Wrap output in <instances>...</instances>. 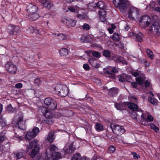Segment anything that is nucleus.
I'll use <instances>...</instances> for the list:
<instances>
[{
	"mask_svg": "<svg viewBox=\"0 0 160 160\" xmlns=\"http://www.w3.org/2000/svg\"><path fill=\"white\" fill-rule=\"evenodd\" d=\"M78 18L80 19H82L84 18V16L83 14H78L77 15Z\"/></svg>",
	"mask_w": 160,
	"mask_h": 160,
	"instance_id": "0e129e2a",
	"label": "nucleus"
},
{
	"mask_svg": "<svg viewBox=\"0 0 160 160\" xmlns=\"http://www.w3.org/2000/svg\"><path fill=\"white\" fill-rule=\"evenodd\" d=\"M150 84V82L148 81H147L145 83V87L146 88L148 87L149 86Z\"/></svg>",
	"mask_w": 160,
	"mask_h": 160,
	"instance_id": "338daca9",
	"label": "nucleus"
},
{
	"mask_svg": "<svg viewBox=\"0 0 160 160\" xmlns=\"http://www.w3.org/2000/svg\"><path fill=\"white\" fill-rule=\"evenodd\" d=\"M150 94L152 95V98L151 97L149 96L148 98V101L149 102L151 103L152 104L157 106L158 104V101L153 97L154 94L151 91L149 92Z\"/></svg>",
	"mask_w": 160,
	"mask_h": 160,
	"instance_id": "4be33fe9",
	"label": "nucleus"
},
{
	"mask_svg": "<svg viewBox=\"0 0 160 160\" xmlns=\"http://www.w3.org/2000/svg\"><path fill=\"white\" fill-rule=\"evenodd\" d=\"M128 98L130 100L133 102H135L138 100L137 98L134 96H129Z\"/></svg>",
	"mask_w": 160,
	"mask_h": 160,
	"instance_id": "6e6d98bb",
	"label": "nucleus"
},
{
	"mask_svg": "<svg viewBox=\"0 0 160 160\" xmlns=\"http://www.w3.org/2000/svg\"><path fill=\"white\" fill-rule=\"evenodd\" d=\"M158 18L157 16H152V18H151V22L152 21V22H156V21L158 20Z\"/></svg>",
	"mask_w": 160,
	"mask_h": 160,
	"instance_id": "4d7b16f0",
	"label": "nucleus"
},
{
	"mask_svg": "<svg viewBox=\"0 0 160 160\" xmlns=\"http://www.w3.org/2000/svg\"><path fill=\"white\" fill-rule=\"evenodd\" d=\"M90 64L95 68H98L100 67V65L97 63L96 60L94 58H90L89 60Z\"/></svg>",
	"mask_w": 160,
	"mask_h": 160,
	"instance_id": "a878e982",
	"label": "nucleus"
},
{
	"mask_svg": "<svg viewBox=\"0 0 160 160\" xmlns=\"http://www.w3.org/2000/svg\"><path fill=\"white\" fill-rule=\"evenodd\" d=\"M154 10L160 13V7H155L154 8Z\"/></svg>",
	"mask_w": 160,
	"mask_h": 160,
	"instance_id": "774afa93",
	"label": "nucleus"
},
{
	"mask_svg": "<svg viewBox=\"0 0 160 160\" xmlns=\"http://www.w3.org/2000/svg\"><path fill=\"white\" fill-rule=\"evenodd\" d=\"M146 52L148 56L150 58L152 59L153 55L152 52L149 49H147Z\"/></svg>",
	"mask_w": 160,
	"mask_h": 160,
	"instance_id": "e433bc0d",
	"label": "nucleus"
},
{
	"mask_svg": "<svg viewBox=\"0 0 160 160\" xmlns=\"http://www.w3.org/2000/svg\"><path fill=\"white\" fill-rule=\"evenodd\" d=\"M0 124L2 127L6 125V120L2 118H0Z\"/></svg>",
	"mask_w": 160,
	"mask_h": 160,
	"instance_id": "79ce46f5",
	"label": "nucleus"
},
{
	"mask_svg": "<svg viewBox=\"0 0 160 160\" xmlns=\"http://www.w3.org/2000/svg\"><path fill=\"white\" fill-rule=\"evenodd\" d=\"M75 150V148L73 147L72 145H71L68 147V148L65 150V152L66 153H71L73 152Z\"/></svg>",
	"mask_w": 160,
	"mask_h": 160,
	"instance_id": "473e14b6",
	"label": "nucleus"
},
{
	"mask_svg": "<svg viewBox=\"0 0 160 160\" xmlns=\"http://www.w3.org/2000/svg\"><path fill=\"white\" fill-rule=\"evenodd\" d=\"M26 120H23V115L21 114L16 115L13 119V122L15 126L22 130H24L26 128Z\"/></svg>",
	"mask_w": 160,
	"mask_h": 160,
	"instance_id": "7ed1b4c3",
	"label": "nucleus"
},
{
	"mask_svg": "<svg viewBox=\"0 0 160 160\" xmlns=\"http://www.w3.org/2000/svg\"><path fill=\"white\" fill-rule=\"evenodd\" d=\"M20 28L18 26L10 24L7 28V32L10 35H16L19 32Z\"/></svg>",
	"mask_w": 160,
	"mask_h": 160,
	"instance_id": "0eeeda50",
	"label": "nucleus"
},
{
	"mask_svg": "<svg viewBox=\"0 0 160 160\" xmlns=\"http://www.w3.org/2000/svg\"><path fill=\"white\" fill-rule=\"evenodd\" d=\"M83 68L86 70H88L89 69V66L87 64H84L83 65Z\"/></svg>",
	"mask_w": 160,
	"mask_h": 160,
	"instance_id": "e2e57ef3",
	"label": "nucleus"
},
{
	"mask_svg": "<svg viewBox=\"0 0 160 160\" xmlns=\"http://www.w3.org/2000/svg\"><path fill=\"white\" fill-rule=\"evenodd\" d=\"M55 91L57 94L62 97L66 96L68 93V88L65 85H57L55 88Z\"/></svg>",
	"mask_w": 160,
	"mask_h": 160,
	"instance_id": "423d86ee",
	"label": "nucleus"
},
{
	"mask_svg": "<svg viewBox=\"0 0 160 160\" xmlns=\"http://www.w3.org/2000/svg\"><path fill=\"white\" fill-rule=\"evenodd\" d=\"M114 106L117 110L120 111L125 109L127 107L126 103L123 102L120 103L116 102L115 103Z\"/></svg>",
	"mask_w": 160,
	"mask_h": 160,
	"instance_id": "6ab92c4d",
	"label": "nucleus"
},
{
	"mask_svg": "<svg viewBox=\"0 0 160 160\" xmlns=\"http://www.w3.org/2000/svg\"><path fill=\"white\" fill-rule=\"evenodd\" d=\"M55 137L53 132H50L47 137V140L50 143L54 141Z\"/></svg>",
	"mask_w": 160,
	"mask_h": 160,
	"instance_id": "cd10ccee",
	"label": "nucleus"
},
{
	"mask_svg": "<svg viewBox=\"0 0 160 160\" xmlns=\"http://www.w3.org/2000/svg\"><path fill=\"white\" fill-rule=\"evenodd\" d=\"M113 59L117 63H121L123 64L127 65V62L124 60L122 57L120 56H116L114 57Z\"/></svg>",
	"mask_w": 160,
	"mask_h": 160,
	"instance_id": "412c9836",
	"label": "nucleus"
},
{
	"mask_svg": "<svg viewBox=\"0 0 160 160\" xmlns=\"http://www.w3.org/2000/svg\"><path fill=\"white\" fill-rule=\"evenodd\" d=\"M103 55L106 57L109 58L110 56V51L108 50H105L104 51Z\"/></svg>",
	"mask_w": 160,
	"mask_h": 160,
	"instance_id": "37998d69",
	"label": "nucleus"
},
{
	"mask_svg": "<svg viewBox=\"0 0 160 160\" xmlns=\"http://www.w3.org/2000/svg\"><path fill=\"white\" fill-rule=\"evenodd\" d=\"M151 128L155 132H158L159 131L158 128L154 124L151 123L150 125Z\"/></svg>",
	"mask_w": 160,
	"mask_h": 160,
	"instance_id": "58836bf2",
	"label": "nucleus"
},
{
	"mask_svg": "<svg viewBox=\"0 0 160 160\" xmlns=\"http://www.w3.org/2000/svg\"><path fill=\"white\" fill-rule=\"evenodd\" d=\"M69 18L68 17L62 18V22L67 25L69 21L68 20Z\"/></svg>",
	"mask_w": 160,
	"mask_h": 160,
	"instance_id": "3c124183",
	"label": "nucleus"
},
{
	"mask_svg": "<svg viewBox=\"0 0 160 160\" xmlns=\"http://www.w3.org/2000/svg\"><path fill=\"white\" fill-rule=\"evenodd\" d=\"M132 154L133 156V158L135 159H138L140 158V155L135 152H132Z\"/></svg>",
	"mask_w": 160,
	"mask_h": 160,
	"instance_id": "09e8293b",
	"label": "nucleus"
},
{
	"mask_svg": "<svg viewBox=\"0 0 160 160\" xmlns=\"http://www.w3.org/2000/svg\"><path fill=\"white\" fill-rule=\"evenodd\" d=\"M22 84L21 83H19L15 85V87L17 88H21L22 87Z\"/></svg>",
	"mask_w": 160,
	"mask_h": 160,
	"instance_id": "052dcab7",
	"label": "nucleus"
},
{
	"mask_svg": "<svg viewBox=\"0 0 160 160\" xmlns=\"http://www.w3.org/2000/svg\"><path fill=\"white\" fill-rule=\"evenodd\" d=\"M41 2L43 6L48 8H50L53 6V4L50 1L47 0H41Z\"/></svg>",
	"mask_w": 160,
	"mask_h": 160,
	"instance_id": "b1692460",
	"label": "nucleus"
},
{
	"mask_svg": "<svg viewBox=\"0 0 160 160\" xmlns=\"http://www.w3.org/2000/svg\"><path fill=\"white\" fill-rule=\"evenodd\" d=\"M128 106L130 109L132 110L133 111L131 114V117L132 114L133 112H136L138 111H143L142 110L139 109L137 105L133 103L129 102L128 103Z\"/></svg>",
	"mask_w": 160,
	"mask_h": 160,
	"instance_id": "f3484780",
	"label": "nucleus"
},
{
	"mask_svg": "<svg viewBox=\"0 0 160 160\" xmlns=\"http://www.w3.org/2000/svg\"><path fill=\"white\" fill-rule=\"evenodd\" d=\"M38 15L36 12H33L31 13H30L28 15V18L31 20H35L39 17Z\"/></svg>",
	"mask_w": 160,
	"mask_h": 160,
	"instance_id": "bb28decb",
	"label": "nucleus"
},
{
	"mask_svg": "<svg viewBox=\"0 0 160 160\" xmlns=\"http://www.w3.org/2000/svg\"><path fill=\"white\" fill-rule=\"evenodd\" d=\"M131 73L133 76L135 77L138 76L142 74L141 72L140 71H138L137 72L132 71L131 72Z\"/></svg>",
	"mask_w": 160,
	"mask_h": 160,
	"instance_id": "ea45409f",
	"label": "nucleus"
},
{
	"mask_svg": "<svg viewBox=\"0 0 160 160\" xmlns=\"http://www.w3.org/2000/svg\"><path fill=\"white\" fill-rule=\"evenodd\" d=\"M82 28L85 30H87L90 29V27L89 24L87 23H84L82 26Z\"/></svg>",
	"mask_w": 160,
	"mask_h": 160,
	"instance_id": "de8ad7c7",
	"label": "nucleus"
},
{
	"mask_svg": "<svg viewBox=\"0 0 160 160\" xmlns=\"http://www.w3.org/2000/svg\"><path fill=\"white\" fill-rule=\"evenodd\" d=\"M112 39L116 41H118L119 39V36L118 33H115L113 34Z\"/></svg>",
	"mask_w": 160,
	"mask_h": 160,
	"instance_id": "c03bdc74",
	"label": "nucleus"
},
{
	"mask_svg": "<svg viewBox=\"0 0 160 160\" xmlns=\"http://www.w3.org/2000/svg\"><path fill=\"white\" fill-rule=\"evenodd\" d=\"M150 31L155 32L158 34H160V25L158 22H155L149 28Z\"/></svg>",
	"mask_w": 160,
	"mask_h": 160,
	"instance_id": "dca6fc26",
	"label": "nucleus"
},
{
	"mask_svg": "<svg viewBox=\"0 0 160 160\" xmlns=\"http://www.w3.org/2000/svg\"><path fill=\"white\" fill-rule=\"evenodd\" d=\"M56 35L57 36L58 39L59 40H64L66 39L67 38V35L62 33H61Z\"/></svg>",
	"mask_w": 160,
	"mask_h": 160,
	"instance_id": "72a5a7b5",
	"label": "nucleus"
},
{
	"mask_svg": "<svg viewBox=\"0 0 160 160\" xmlns=\"http://www.w3.org/2000/svg\"><path fill=\"white\" fill-rule=\"evenodd\" d=\"M37 143V141L34 140L30 143L28 148V152L32 158L34 157L39 151V148Z\"/></svg>",
	"mask_w": 160,
	"mask_h": 160,
	"instance_id": "20e7f679",
	"label": "nucleus"
},
{
	"mask_svg": "<svg viewBox=\"0 0 160 160\" xmlns=\"http://www.w3.org/2000/svg\"><path fill=\"white\" fill-rule=\"evenodd\" d=\"M145 79L144 74H142L138 77L136 78L135 80L139 84H142Z\"/></svg>",
	"mask_w": 160,
	"mask_h": 160,
	"instance_id": "393cba45",
	"label": "nucleus"
},
{
	"mask_svg": "<svg viewBox=\"0 0 160 160\" xmlns=\"http://www.w3.org/2000/svg\"><path fill=\"white\" fill-rule=\"evenodd\" d=\"M44 115L46 119L43 120V123L48 124H52L53 122V114L51 111L50 110L47 111Z\"/></svg>",
	"mask_w": 160,
	"mask_h": 160,
	"instance_id": "ddd939ff",
	"label": "nucleus"
},
{
	"mask_svg": "<svg viewBox=\"0 0 160 160\" xmlns=\"http://www.w3.org/2000/svg\"><path fill=\"white\" fill-rule=\"evenodd\" d=\"M96 5L100 9L98 11V15L101 21L102 22L105 21L106 12L105 10L106 6L104 3L102 1H100L96 3Z\"/></svg>",
	"mask_w": 160,
	"mask_h": 160,
	"instance_id": "39448f33",
	"label": "nucleus"
},
{
	"mask_svg": "<svg viewBox=\"0 0 160 160\" xmlns=\"http://www.w3.org/2000/svg\"><path fill=\"white\" fill-rule=\"evenodd\" d=\"M115 6L118 8L121 11L123 12L127 8L126 0H113Z\"/></svg>",
	"mask_w": 160,
	"mask_h": 160,
	"instance_id": "6e6552de",
	"label": "nucleus"
},
{
	"mask_svg": "<svg viewBox=\"0 0 160 160\" xmlns=\"http://www.w3.org/2000/svg\"><path fill=\"white\" fill-rule=\"evenodd\" d=\"M5 135V131H3L0 133V144L6 139Z\"/></svg>",
	"mask_w": 160,
	"mask_h": 160,
	"instance_id": "c756f323",
	"label": "nucleus"
},
{
	"mask_svg": "<svg viewBox=\"0 0 160 160\" xmlns=\"http://www.w3.org/2000/svg\"><path fill=\"white\" fill-rule=\"evenodd\" d=\"M59 52L61 56L66 57L68 54V50L66 48H63L59 50Z\"/></svg>",
	"mask_w": 160,
	"mask_h": 160,
	"instance_id": "c85d7f7f",
	"label": "nucleus"
},
{
	"mask_svg": "<svg viewBox=\"0 0 160 160\" xmlns=\"http://www.w3.org/2000/svg\"><path fill=\"white\" fill-rule=\"evenodd\" d=\"M118 78L119 81L121 82H123L125 80V78L123 75H119Z\"/></svg>",
	"mask_w": 160,
	"mask_h": 160,
	"instance_id": "a18cd8bd",
	"label": "nucleus"
},
{
	"mask_svg": "<svg viewBox=\"0 0 160 160\" xmlns=\"http://www.w3.org/2000/svg\"><path fill=\"white\" fill-rule=\"evenodd\" d=\"M132 117L143 125L145 124L142 121L152 122L154 119L151 115L146 113H143L142 111H141L133 112L132 114Z\"/></svg>",
	"mask_w": 160,
	"mask_h": 160,
	"instance_id": "f03ea898",
	"label": "nucleus"
},
{
	"mask_svg": "<svg viewBox=\"0 0 160 160\" xmlns=\"http://www.w3.org/2000/svg\"><path fill=\"white\" fill-rule=\"evenodd\" d=\"M95 129L98 132H100L104 129L103 126L100 123H97L95 127Z\"/></svg>",
	"mask_w": 160,
	"mask_h": 160,
	"instance_id": "2f4dec72",
	"label": "nucleus"
},
{
	"mask_svg": "<svg viewBox=\"0 0 160 160\" xmlns=\"http://www.w3.org/2000/svg\"><path fill=\"white\" fill-rule=\"evenodd\" d=\"M88 36H86L85 35L82 36L80 38V40L82 42H88L87 40Z\"/></svg>",
	"mask_w": 160,
	"mask_h": 160,
	"instance_id": "a19ab883",
	"label": "nucleus"
},
{
	"mask_svg": "<svg viewBox=\"0 0 160 160\" xmlns=\"http://www.w3.org/2000/svg\"><path fill=\"white\" fill-rule=\"evenodd\" d=\"M25 156V152L23 150L16 151L14 152V156L17 159L22 158Z\"/></svg>",
	"mask_w": 160,
	"mask_h": 160,
	"instance_id": "aec40b11",
	"label": "nucleus"
},
{
	"mask_svg": "<svg viewBox=\"0 0 160 160\" xmlns=\"http://www.w3.org/2000/svg\"><path fill=\"white\" fill-rule=\"evenodd\" d=\"M44 103L49 109L53 110L57 107L56 102L50 98H47L44 100Z\"/></svg>",
	"mask_w": 160,
	"mask_h": 160,
	"instance_id": "9d476101",
	"label": "nucleus"
},
{
	"mask_svg": "<svg viewBox=\"0 0 160 160\" xmlns=\"http://www.w3.org/2000/svg\"><path fill=\"white\" fill-rule=\"evenodd\" d=\"M41 112L44 115L48 110L47 109L46 107L44 106L40 108Z\"/></svg>",
	"mask_w": 160,
	"mask_h": 160,
	"instance_id": "603ef678",
	"label": "nucleus"
},
{
	"mask_svg": "<svg viewBox=\"0 0 160 160\" xmlns=\"http://www.w3.org/2000/svg\"><path fill=\"white\" fill-rule=\"evenodd\" d=\"M34 82L37 85H39L41 83L42 81L39 78H37L35 79Z\"/></svg>",
	"mask_w": 160,
	"mask_h": 160,
	"instance_id": "5fc2aeb1",
	"label": "nucleus"
},
{
	"mask_svg": "<svg viewBox=\"0 0 160 160\" xmlns=\"http://www.w3.org/2000/svg\"><path fill=\"white\" fill-rule=\"evenodd\" d=\"M35 28L32 27L31 26L29 27L28 29V31L31 34H32L34 32Z\"/></svg>",
	"mask_w": 160,
	"mask_h": 160,
	"instance_id": "864d4df0",
	"label": "nucleus"
},
{
	"mask_svg": "<svg viewBox=\"0 0 160 160\" xmlns=\"http://www.w3.org/2000/svg\"><path fill=\"white\" fill-rule=\"evenodd\" d=\"M137 83L138 82H132V84H131L132 87L134 88H136V87L138 86Z\"/></svg>",
	"mask_w": 160,
	"mask_h": 160,
	"instance_id": "680f3d73",
	"label": "nucleus"
},
{
	"mask_svg": "<svg viewBox=\"0 0 160 160\" xmlns=\"http://www.w3.org/2000/svg\"><path fill=\"white\" fill-rule=\"evenodd\" d=\"M6 70L12 74H15L17 70L16 66L11 62H9L5 65Z\"/></svg>",
	"mask_w": 160,
	"mask_h": 160,
	"instance_id": "4468645a",
	"label": "nucleus"
},
{
	"mask_svg": "<svg viewBox=\"0 0 160 160\" xmlns=\"http://www.w3.org/2000/svg\"><path fill=\"white\" fill-rule=\"evenodd\" d=\"M108 149L110 152L113 153L115 151L116 148L113 146H111L109 147Z\"/></svg>",
	"mask_w": 160,
	"mask_h": 160,
	"instance_id": "8fccbe9b",
	"label": "nucleus"
},
{
	"mask_svg": "<svg viewBox=\"0 0 160 160\" xmlns=\"http://www.w3.org/2000/svg\"><path fill=\"white\" fill-rule=\"evenodd\" d=\"M92 55L95 57L99 58L101 55V53L98 52L94 51L92 52Z\"/></svg>",
	"mask_w": 160,
	"mask_h": 160,
	"instance_id": "49530a36",
	"label": "nucleus"
},
{
	"mask_svg": "<svg viewBox=\"0 0 160 160\" xmlns=\"http://www.w3.org/2000/svg\"><path fill=\"white\" fill-rule=\"evenodd\" d=\"M143 37V35L141 32L139 33L138 34H136V37L138 41V42H141L142 41V38Z\"/></svg>",
	"mask_w": 160,
	"mask_h": 160,
	"instance_id": "c9c22d12",
	"label": "nucleus"
},
{
	"mask_svg": "<svg viewBox=\"0 0 160 160\" xmlns=\"http://www.w3.org/2000/svg\"><path fill=\"white\" fill-rule=\"evenodd\" d=\"M110 127L113 132L118 135H122L125 132V130L122 126L116 124H111Z\"/></svg>",
	"mask_w": 160,
	"mask_h": 160,
	"instance_id": "1a4fd4ad",
	"label": "nucleus"
},
{
	"mask_svg": "<svg viewBox=\"0 0 160 160\" xmlns=\"http://www.w3.org/2000/svg\"><path fill=\"white\" fill-rule=\"evenodd\" d=\"M13 109L11 104H9L7 107V110L9 112H12Z\"/></svg>",
	"mask_w": 160,
	"mask_h": 160,
	"instance_id": "bf43d9fd",
	"label": "nucleus"
},
{
	"mask_svg": "<svg viewBox=\"0 0 160 160\" xmlns=\"http://www.w3.org/2000/svg\"><path fill=\"white\" fill-rule=\"evenodd\" d=\"M39 132V129L37 127L34 128L32 131L28 132L26 135V139L31 140L35 137Z\"/></svg>",
	"mask_w": 160,
	"mask_h": 160,
	"instance_id": "9b49d317",
	"label": "nucleus"
},
{
	"mask_svg": "<svg viewBox=\"0 0 160 160\" xmlns=\"http://www.w3.org/2000/svg\"><path fill=\"white\" fill-rule=\"evenodd\" d=\"M27 9L29 13H31L36 12L38 11V8L36 6L31 4L27 7Z\"/></svg>",
	"mask_w": 160,
	"mask_h": 160,
	"instance_id": "5701e85b",
	"label": "nucleus"
},
{
	"mask_svg": "<svg viewBox=\"0 0 160 160\" xmlns=\"http://www.w3.org/2000/svg\"><path fill=\"white\" fill-rule=\"evenodd\" d=\"M69 21L67 25L71 26L72 27H74L76 26V21L74 20H72L71 18H69L68 20Z\"/></svg>",
	"mask_w": 160,
	"mask_h": 160,
	"instance_id": "f704fd0d",
	"label": "nucleus"
},
{
	"mask_svg": "<svg viewBox=\"0 0 160 160\" xmlns=\"http://www.w3.org/2000/svg\"><path fill=\"white\" fill-rule=\"evenodd\" d=\"M14 138L16 140H21L22 139V138L21 136H19L16 134L15 135Z\"/></svg>",
	"mask_w": 160,
	"mask_h": 160,
	"instance_id": "13d9d810",
	"label": "nucleus"
},
{
	"mask_svg": "<svg viewBox=\"0 0 160 160\" xmlns=\"http://www.w3.org/2000/svg\"><path fill=\"white\" fill-rule=\"evenodd\" d=\"M118 89L117 88H113L110 90L109 93L111 95L114 96L118 93Z\"/></svg>",
	"mask_w": 160,
	"mask_h": 160,
	"instance_id": "7c9ffc66",
	"label": "nucleus"
},
{
	"mask_svg": "<svg viewBox=\"0 0 160 160\" xmlns=\"http://www.w3.org/2000/svg\"><path fill=\"white\" fill-rule=\"evenodd\" d=\"M115 44L116 46L119 48H121L122 47H123V45L122 44L121 42H119L118 44V43H115Z\"/></svg>",
	"mask_w": 160,
	"mask_h": 160,
	"instance_id": "69168bd1",
	"label": "nucleus"
},
{
	"mask_svg": "<svg viewBox=\"0 0 160 160\" xmlns=\"http://www.w3.org/2000/svg\"><path fill=\"white\" fill-rule=\"evenodd\" d=\"M139 14V11L135 8H131L128 12V17L129 18L134 19L135 17H137Z\"/></svg>",
	"mask_w": 160,
	"mask_h": 160,
	"instance_id": "2eb2a0df",
	"label": "nucleus"
},
{
	"mask_svg": "<svg viewBox=\"0 0 160 160\" xmlns=\"http://www.w3.org/2000/svg\"><path fill=\"white\" fill-rule=\"evenodd\" d=\"M81 159V156L80 154L79 153H76L75 154L73 158L71 160H80Z\"/></svg>",
	"mask_w": 160,
	"mask_h": 160,
	"instance_id": "4c0bfd02",
	"label": "nucleus"
},
{
	"mask_svg": "<svg viewBox=\"0 0 160 160\" xmlns=\"http://www.w3.org/2000/svg\"><path fill=\"white\" fill-rule=\"evenodd\" d=\"M151 22V18L149 17L147 15H144L140 19L139 25L142 27H146L149 25Z\"/></svg>",
	"mask_w": 160,
	"mask_h": 160,
	"instance_id": "f8f14e48",
	"label": "nucleus"
},
{
	"mask_svg": "<svg viewBox=\"0 0 160 160\" xmlns=\"http://www.w3.org/2000/svg\"><path fill=\"white\" fill-rule=\"evenodd\" d=\"M57 149L55 145H50L46 151L45 159L43 157H40L37 160H56L61 158L60 154L57 152Z\"/></svg>",
	"mask_w": 160,
	"mask_h": 160,
	"instance_id": "f257e3e1",
	"label": "nucleus"
},
{
	"mask_svg": "<svg viewBox=\"0 0 160 160\" xmlns=\"http://www.w3.org/2000/svg\"><path fill=\"white\" fill-rule=\"evenodd\" d=\"M107 71L105 73L108 75H111L113 73H117L118 72V68L116 67H112L110 66H108L106 68Z\"/></svg>",
	"mask_w": 160,
	"mask_h": 160,
	"instance_id": "a211bd4d",
	"label": "nucleus"
}]
</instances>
